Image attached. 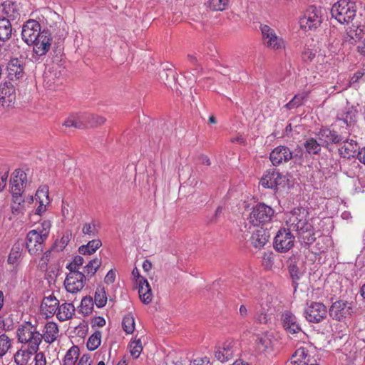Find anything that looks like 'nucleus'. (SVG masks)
Instances as JSON below:
<instances>
[{
  "label": "nucleus",
  "mask_w": 365,
  "mask_h": 365,
  "mask_svg": "<svg viewBox=\"0 0 365 365\" xmlns=\"http://www.w3.org/2000/svg\"><path fill=\"white\" fill-rule=\"evenodd\" d=\"M286 222L287 229L296 232L298 237L302 238L304 243L310 245L315 240L312 225L307 222L304 212H301L300 209H294L289 213Z\"/></svg>",
  "instance_id": "f257e3e1"
},
{
  "label": "nucleus",
  "mask_w": 365,
  "mask_h": 365,
  "mask_svg": "<svg viewBox=\"0 0 365 365\" xmlns=\"http://www.w3.org/2000/svg\"><path fill=\"white\" fill-rule=\"evenodd\" d=\"M51 227L50 220H43L26 235V246L31 255H40L44 248Z\"/></svg>",
  "instance_id": "f03ea898"
},
{
  "label": "nucleus",
  "mask_w": 365,
  "mask_h": 365,
  "mask_svg": "<svg viewBox=\"0 0 365 365\" xmlns=\"http://www.w3.org/2000/svg\"><path fill=\"white\" fill-rule=\"evenodd\" d=\"M16 333L19 341L27 344L30 353L36 354L38 351L43 336L36 327L30 322H26L18 328Z\"/></svg>",
  "instance_id": "7ed1b4c3"
},
{
  "label": "nucleus",
  "mask_w": 365,
  "mask_h": 365,
  "mask_svg": "<svg viewBox=\"0 0 365 365\" xmlns=\"http://www.w3.org/2000/svg\"><path fill=\"white\" fill-rule=\"evenodd\" d=\"M331 14L340 24H348L356 16V3L351 0H339L332 6Z\"/></svg>",
  "instance_id": "20e7f679"
},
{
  "label": "nucleus",
  "mask_w": 365,
  "mask_h": 365,
  "mask_svg": "<svg viewBox=\"0 0 365 365\" xmlns=\"http://www.w3.org/2000/svg\"><path fill=\"white\" fill-rule=\"evenodd\" d=\"M274 212L272 207L260 202L252 208L248 220L253 226L264 225L272 220Z\"/></svg>",
  "instance_id": "39448f33"
},
{
  "label": "nucleus",
  "mask_w": 365,
  "mask_h": 365,
  "mask_svg": "<svg viewBox=\"0 0 365 365\" xmlns=\"http://www.w3.org/2000/svg\"><path fill=\"white\" fill-rule=\"evenodd\" d=\"M263 45L273 51H282L285 48L284 39L277 36L274 29L266 24L260 26Z\"/></svg>",
  "instance_id": "423d86ee"
},
{
  "label": "nucleus",
  "mask_w": 365,
  "mask_h": 365,
  "mask_svg": "<svg viewBox=\"0 0 365 365\" xmlns=\"http://www.w3.org/2000/svg\"><path fill=\"white\" fill-rule=\"evenodd\" d=\"M322 21L321 9L315 6H309L304 16L299 19L301 28L304 31H309L317 28Z\"/></svg>",
  "instance_id": "0eeeda50"
},
{
  "label": "nucleus",
  "mask_w": 365,
  "mask_h": 365,
  "mask_svg": "<svg viewBox=\"0 0 365 365\" xmlns=\"http://www.w3.org/2000/svg\"><path fill=\"white\" fill-rule=\"evenodd\" d=\"M306 319L312 323H319L326 318L327 309L321 302H312L304 311Z\"/></svg>",
  "instance_id": "6e6552de"
},
{
  "label": "nucleus",
  "mask_w": 365,
  "mask_h": 365,
  "mask_svg": "<svg viewBox=\"0 0 365 365\" xmlns=\"http://www.w3.org/2000/svg\"><path fill=\"white\" fill-rule=\"evenodd\" d=\"M294 239L289 229H281L274 237V247L280 252H286L294 246Z\"/></svg>",
  "instance_id": "1a4fd4ad"
},
{
  "label": "nucleus",
  "mask_w": 365,
  "mask_h": 365,
  "mask_svg": "<svg viewBox=\"0 0 365 365\" xmlns=\"http://www.w3.org/2000/svg\"><path fill=\"white\" fill-rule=\"evenodd\" d=\"M42 31L40 24L34 19H29L23 25L21 36L24 41L28 45L36 41L41 35Z\"/></svg>",
  "instance_id": "9d476101"
},
{
  "label": "nucleus",
  "mask_w": 365,
  "mask_h": 365,
  "mask_svg": "<svg viewBox=\"0 0 365 365\" xmlns=\"http://www.w3.org/2000/svg\"><path fill=\"white\" fill-rule=\"evenodd\" d=\"M317 136L324 147H328L330 144H339L345 140L344 133H339L334 129L331 130L329 128H321L317 133Z\"/></svg>",
  "instance_id": "9b49d317"
},
{
  "label": "nucleus",
  "mask_w": 365,
  "mask_h": 365,
  "mask_svg": "<svg viewBox=\"0 0 365 365\" xmlns=\"http://www.w3.org/2000/svg\"><path fill=\"white\" fill-rule=\"evenodd\" d=\"M281 324L285 331L289 335L303 333L297 317L290 311L282 312L280 317Z\"/></svg>",
  "instance_id": "f8f14e48"
},
{
  "label": "nucleus",
  "mask_w": 365,
  "mask_h": 365,
  "mask_svg": "<svg viewBox=\"0 0 365 365\" xmlns=\"http://www.w3.org/2000/svg\"><path fill=\"white\" fill-rule=\"evenodd\" d=\"M286 177L277 169L268 170L260 180V184L265 188L276 189L277 186L284 185Z\"/></svg>",
  "instance_id": "ddd939ff"
},
{
  "label": "nucleus",
  "mask_w": 365,
  "mask_h": 365,
  "mask_svg": "<svg viewBox=\"0 0 365 365\" xmlns=\"http://www.w3.org/2000/svg\"><path fill=\"white\" fill-rule=\"evenodd\" d=\"M86 276L81 272L70 271L64 281L66 290L71 293L81 291L85 284Z\"/></svg>",
  "instance_id": "4468645a"
},
{
  "label": "nucleus",
  "mask_w": 365,
  "mask_h": 365,
  "mask_svg": "<svg viewBox=\"0 0 365 365\" xmlns=\"http://www.w3.org/2000/svg\"><path fill=\"white\" fill-rule=\"evenodd\" d=\"M20 17L19 4L13 0H6L0 4V18L14 21Z\"/></svg>",
  "instance_id": "2eb2a0df"
},
{
  "label": "nucleus",
  "mask_w": 365,
  "mask_h": 365,
  "mask_svg": "<svg viewBox=\"0 0 365 365\" xmlns=\"http://www.w3.org/2000/svg\"><path fill=\"white\" fill-rule=\"evenodd\" d=\"M6 53L7 54V61L9 58L6 66L8 78L11 81L21 79L24 76V66L23 61L18 58H12L6 52Z\"/></svg>",
  "instance_id": "dca6fc26"
},
{
  "label": "nucleus",
  "mask_w": 365,
  "mask_h": 365,
  "mask_svg": "<svg viewBox=\"0 0 365 365\" xmlns=\"http://www.w3.org/2000/svg\"><path fill=\"white\" fill-rule=\"evenodd\" d=\"M237 350V342L226 341L215 351V357L222 363L232 359Z\"/></svg>",
  "instance_id": "f3484780"
},
{
  "label": "nucleus",
  "mask_w": 365,
  "mask_h": 365,
  "mask_svg": "<svg viewBox=\"0 0 365 365\" xmlns=\"http://www.w3.org/2000/svg\"><path fill=\"white\" fill-rule=\"evenodd\" d=\"M52 37L48 30H43L33 44V51L38 56H45L51 48Z\"/></svg>",
  "instance_id": "a211bd4d"
},
{
  "label": "nucleus",
  "mask_w": 365,
  "mask_h": 365,
  "mask_svg": "<svg viewBox=\"0 0 365 365\" xmlns=\"http://www.w3.org/2000/svg\"><path fill=\"white\" fill-rule=\"evenodd\" d=\"M293 152L287 146L279 145L269 154V160L274 166L287 163L293 158Z\"/></svg>",
  "instance_id": "6ab92c4d"
},
{
  "label": "nucleus",
  "mask_w": 365,
  "mask_h": 365,
  "mask_svg": "<svg viewBox=\"0 0 365 365\" xmlns=\"http://www.w3.org/2000/svg\"><path fill=\"white\" fill-rule=\"evenodd\" d=\"M16 101V90L10 83L0 86V105L4 108H11Z\"/></svg>",
  "instance_id": "aec40b11"
},
{
  "label": "nucleus",
  "mask_w": 365,
  "mask_h": 365,
  "mask_svg": "<svg viewBox=\"0 0 365 365\" xmlns=\"http://www.w3.org/2000/svg\"><path fill=\"white\" fill-rule=\"evenodd\" d=\"M26 174L21 170L16 169L12 174L10 180L11 192L12 195H22L26 183Z\"/></svg>",
  "instance_id": "412c9836"
},
{
  "label": "nucleus",
  "mask_w": 365,
  "mask_h": 365,
  "mask_svg": "<svg viewBox=\"0 0 365 365\" xmlns=\"http://www.w3.org/2000/svg\"><path fill=\"white\" fill-rule=\"evenodd\" d=\"M349 132H344L345 135V140L341 142L342 145L339 148V153L341 157L345 158H350L351 157H354L356 153H358V150L359 147L356 140L351 139H348Z\"/></svg>",
  "instance_id": "4be33fe9"
},
{
  "label": "nucleus",
  "mask_w": 365,
  "mask_h": 365,
  "mask_svg": "<svg viewBox=\"0 0 365 365\" xmlns=\"http://www.w3.org/2000/svg\"><path fill=\"white\" fill-rule=\"evenodd\" d=\"M35 200L39 204L36 210V214L41 215L46 210V206L50 203L47 185H42L38 187L36 192Z\"/></svg>",
  "instance_id": "5701e85b"
},
{
  "label": "nucleus",
  "mask_w": 365,
  "mask_h": 365,
  "mask_svg": "<svg viewBox=\"0 0 365 365\" xmlns=\"http://www.w3.org/2000/svg\"><path fill=\"white\" fill-rule=\"evenodd\" d=\"M269 238V233L267 230L260 228L252 232L250 242L255 249L261 250L268 242Z\"/></svg>",
  "instance_id": "b1692460"
},
{
  "label": "nucleus",
  "mask_w": 365,
  "mask_h": 365,
  "mask_svg": "<svg viewBox=\"0 0 365 365\" xmlns=\"http://www.w3.org/2000/svg\"><path fill=\"white\" fill-rule=\"evenodd\" d=\"M348 302L343 300L336 301L332 304L329 309L330 316L336 320L340 321L349 313V307L347 306Z\"/></svg>",
  "instance_id": "393cba45"
},
{
  "label": "nucleus",
  "mask_w": 365,
  "mask_h": 365,
  "mask_svg": "<svg viewBox=\"0 0 365 365\" xmlns=\"http://www.w3.org/2000/svg\"><path fill=\"white\" fill-rule=\"evenodd\" d=\"M42 334L44 341L48 344L54 342L58 335L59 329L58 324L53 322H47L44 326Z\"/></svg>",
  "instance_id": "a878e982"
},
{
  "label": "nucleus",
  "mask_w": 365,
  "mask_h": 365,
  "mask_svg": "<svg viewBox=\"0 0 365 365\" xmlns=\"http://www.w3.org/2000/svg\"><path fill=\"white\" fill-rule=\"evenodd\" d=\"M357 110L353 107H347L341 113H339L336 117V122H342L346 126H351L356 121Z\"/></svg>",
  "instance_id": "bb28decb"
},
{
  "label": "nucleus",
  "mask_w": 365,
  "mask_h": 365,
  "mask_svg": "<svg viewBox=\"0 0 365 365\" xmlns=\"http://www.w3.org/2000/svg\"><path fill=\"white\" fill-rule=\"evenodd\" d=\"M139 297L143 303L148 304L153 299V294L150 284L146 279H141L138 283Z\"/></svg>",
  "instance_id": "cd10ccee"
},
{
  "label": "nucleus",
  "mask_w": 365,
  "mask_h": 365,
  "mask_svg": "<svg viewBox=\"0 0 365 365\" xmlns=\"http://www.w3.org/2000/svg\"><path fill=\"white\" fill-rule=\"evenodd\" d=\"M58 304V300L54 296L49 295L43 298L41 309L47 316L53 315L57 311Z\"/></svg>",
  "instance_id": "c85d7f7f"
},
{
  "label": "nucleus",
  "mask_w": 365,
  "mask_h": 365,
  "mask_svg": "<svg viewBox=\"0 0 365 365\" xmlns=\"http://www.w3.org/2000/svg\"><path fill=\"white\" fill-rule=\"evenodd\" d=\"M47 30L51 33V36H53V38L58 39V43L63 41L68 34L66 24L62 21L56 22Z\"/></svg>",
  "instance_id": "c756f323"
},
{
  "label": "nucleus",
  "mask_w": 365,
  "mask_h": 365,
  "mask_svg": "<svg viewBox=\"0 0 365 365\" xmlns=\"http://www.w3.org/2000/svg\"><path fill=\"white\" fill-rule=\"evenodd\" d=\"M74 313L75 307L71 303H63L61 305H58L56 312V317L61 322L71 319Z\"/></svg>",
  "instance_id": "7c9ffc66"
},
{
  "label": "nucleus",
  "mask_w": 365,
  "mask_h": 365,
  "mask_svg": "<svg viewBox=\"0 0 365 365\" xmlns=\"http://www.w3.org/2000/svg\"><path fill=\"white\" fill-rule=\"evenodd\" d=\"M81 120L83 121L84 128L98 126L106 121L103 116L92 113H82Z\"/></svg>",
  "instance_id": "2f4dec72"
},
{
  "label": "nucleus",
  "mask_w": 365,
  "mask_h": 365,
  "mask_svg": "<svg viewBox=\"0 0 365 365\" xmlns=\"http://www.w3.org/2000/svg\"><path fill=\"white\" fill-rule=\"evenodd\" d=\"M102 245V242L99 239L90 240L87 245H81L78 248L80 254L90 255L93 254Z\"/></svg>",
  "instance_id": "473e14b6"
},
{
  "label": "nucleus",
  "mask_w": 365,
  "mask_h": 365,
  "mask_svg": "<svg viewBox=\"0 0 365 365\" xmlns=\"http://www.w3.org/2000/svg\"><path fill=\"white\" fill-rule=\"evenodd\" d=\"M11 21L0 18V41H6L11 37L12 26Z\"/></svg>",
  "instance_id": "72a5a7b5"
},
{
  "label": "nucleus",
  "mask_w": 365,
  "mask_h": 365,
  "mask_svg": "<svg viewBox=\"0 0 365 365\" xmlns=\"http://www.w3.org/2000/svg\"><path fill=\"white\" fill-rule=\"evenodd\" d=\"M102 261L100 258H94L84 267V274L86 279L92 277L101 265Z\"/></svg>",
  "instance_id": "f704fd0d"
},
{
  "label": "nucleus",
  "mask_w": 365,
  "mask_h": 365,
  "mask_svg": "<svg viewBox=\"0 0 365 365\" xmlns=\"http://www.w3.org/2000/svg\"><path fill=\"white\" fill-rule=\"evenodd\" d=\"M11 212L14 215L24 212L26 206L24 203L22 195H12Z\"/></svg>",
  "instance_id": "c9c22d12"
},
{
  "label": "nucleus",
  "mask_w": 365,
  "mask_h": 365,
  "mask_svg": "<svg viewBox=\"0 0 365 365\" xmlns=\"http://www.w3.org/2000/svg\"><path fill=\"white\" fill-rule=\"evenodd\" d=\"M307 351L304 348H299L292 355L291 364L293 365H307Z\"/></svg>",
  "instance_id": "e433bc0d"
},
{
  "label": "nucleus",
  "mask_w": 365,
  "mask_h": 365,
  "mask_svg": "<svg viewBox=\"0 0 365 365\" xmlns=\"http://www.w3.org/2000/svg\"><path fill=\"white\" fill-rule=\"evenodd\" d=\"M306 152L310 155H317L321 151L322 143H318L317 140L314 138H309L306 140L304 143Z\"/></svg>",
  "instance_id": "4c0bfd02"
},
{
  "label": "nucleus",
  "mask_w": 365,
  "mask_h": 365,
  "mask_svg": "<svg viewBox=\"0 0 365 365\" xmlns=\"http://www.w3.org/2000/svg\"><path fill=\"white\" fill-rule=\"evenodd\" d=\"M269 305L267 304H264L262 302L260 304V309L257 311L255 319V321L259 324H265L269 320L268 312L269 309Z\"/></svg>",
  "instance_id": "58836bf2"
},
{
  "label": "nucleus",
  "mask_w": 365,
  "mask_h": 365,
  "mask_svg": "<svg viewBox=\"0 0 365 365\" xmlns=\"http://www.w3.org/2000/svg\"><path fill=\"white\" fill-rule=\"evenodd\" d=\"M23 246L24 244L21 242L15 243L13 245L7 259L9 264H14L19 260Z\"/></svg>",
  "instance_id": "ea45409f"
},
{
  "label": "nucleus",
  "mask_w": 365,
  "mask_h": 365,
  "mask_svg": "<svg viewBox=\"0 0 365 365\" xmlns=\"http://www.w3.org/2000/svg\"><path fill=\"white\" fill-rule=\"evenodd\" d=\"M78 347L76 346H73L68 349L65 355L63 365H74L78 358Z\"/></svg>",
  "instance_id": "a19ab883"
},
{
  "label": "nucleus",
  "mask_w": 365,
  "mask_h": 365,
  "mask_svg": "<svg viewBox=\"0 0 365 365\" xmlns=\"http://www.w3.org/2000/svg\"><path fill=\"white\" fill-rule=\"evenodd\" d=\"M34 354L30 353L29 348L26 350H19L14 354V362L16 365H26L31 355Z\"/></svg>",
  "instance_id": "79ce46f5"
},
{
  "label": "nucleus",
  "mask_w": 365,
  "mask_h": 365,
  "mask_svg": "<svg viewBox=\"0 0 365 365\" xmlns=\"http://www.w3.org/2000/svg\"><path fill=\"white\" fill-rule=\"evenodd\" d=\"M94 301L96 305L98 308H102L106 304L107 296L103 287L98 286L97 287L95 293Z\"/></svg>",
  "instance_id": "37998d69"
},
{
  "label": "nucleus",
  "mask_w": 365,
  "mask_h": 365,
  "mask_svg": "<svg viewBox=\"0 0 365 365\" xmlns=\"http://www.w3.org/2000/svg\"><path fill=\"white\" fill-rule=\"evenodd\" d=\"M101 332L100 331H95L91 334L87 341V348L89 351H94L101 345Z\"/></svg>",
  "instance_id": "c03bdc74"
},
{
  "label": "nucleus",
  "mask_w": 365,
  "mask_h": 365,
  "mask_svg": "<svg viewBox=\"0 0 365 365\" xmlns=\"http://www.w3.org/2000/svg\"><path fill=\"white\" fill-rule=\"evenodd\" d=\"M63 125L69 128L73 127L78 129L85 128L83 121L81 120V114L70 116L66 120H65Z\"/></svg>",
  "instance_id": "a18cd8bd"
},
{
  "label": "nucleus",
  "mask_w": 365,
  "mask_h": 365,
  "mask_svg": "<svg viewBox=\"0 0 365 365\" xmlns=\"http://www.w3.org/2000/svg\"><path fill=\"white\" fill-rule=\"evenodd\" d=\"M272 346V341L267 334L257 336V346L259 351H265Z\"/></svg>",
  "instance_id": "49530a36"
},
{
  "label": "nucleus",
  "mask_w": 365,
  "mask_h": 365,
  "mask_svg": "<svg viewBox=\"0 0 365 365\" xmlns=\"http://www.w3.org/2000/svg\"><path fill=\"white\" fill-rule=\"evenodd\" d=\"M93 307V301L92 297H85L81 300L79 311L83 315H88L89 314L91 313Z\"/></svg>",
  "instance_id": "de8ad7c7"
},
{
  "label": "nucleus",
  "mask_w": 365,
  "mask_h": 365,
  "mask_svg": "<svg viewBox=\"0 0 365 365\" xmlns=\"http://www.w3.org/2000/svg\"><path fill=\"white\" fill-rule=\"evenodd\" d=\"M307 94L306 93L297 94L285 105V107L289 110L298 108L303 103V101L307 98Z\"/></svg>",
  "instance_id": "09e8293b"
},
{
  "label": "nucleus",
  "mask_w": 365,
  "mask_h": 365,
  "mask_svg": "<svg viewBox=\"0 0 365 365\" xmlns=\"http://www.w3.org/2000/svg\"><path fill=\"white\" fill-rule=\"evenodd\" d=\"M11 346L10 338L6 334L0 335V357L4 356Z\"/></svg>",
  "instance_id": "8fccbe9b"
},
{
  "label": "nucleus",
  "mask_w": 365,
  "mask_h": 365,
  "mask_svg": "<svg viewBox=\"0 0 365 365\" xmlns=\"http://www.w3.org/2000/svg\"><path fill=\"white\" fill-rule=\"evenodd\" d=\"M130 354L138 359L143 351V346L140 339H135L130 343L129 345Z\"/></svg>",
  "instance_id": "3c124183"
},
{
  "label": "nucleus",
  "mask_w": 365,
  "mask_h": 365,
  "mask_svg": "<svg viewBox=\"0 0 365 365\" xmlns=\"http://www.w3.org/2000/svg\"><path fill=\"white\" fill-rule=\"evenodd\" d=\"M122 326L127 334H131L135 329V320L133 316L128 314L123 319Z\"/></svg>",
  "instance_id": "603ef678"
},
{
  "label": "nucleus",
  "mask_w": 365,
  "mask_h": 365,
  "mask_svg": "<svg viewBox=\"0 0 365 365\" xmlns=\"http://www.w3.org/2000/svg\"><path fill=\"white\" fill-rule=\"evenodd\" d=\"M228 4V0H210L208 7L212 11H224Z\"/></svg>",
  "instance_id": "864d4df0"
},
{
  "label": "nucleus",
  "mask_w": 365,
  "mask_h": 365,
  "mask_svg": "<svg viewBox=\"0 0 365 365\" xmlns=\"http://www.w3.org/2000/svg\"><path fill=\"white\" fill-rule=\"evenodd\" d=\"M82 232L84 235L89 238L94 237L98 235V231L95 223H85L82 227Z\"/></svg>",
  "instance_id": "5fc2aeb1"
},
{
  "label": "nucleus",
  "mask_w": 365,
  "mask_h": 365,
  "mask_svg": "<svg viewBox=\"0 0 365 365\" xmlns=\"http://www.w3.org/2000/svg\"><path fill=\"white\" fill-rule=\"evenodd\" d=\"M289 272L293 282L296 284L294 286V289H296L297 286L296 282L302 277L303 272L299 270L298 267L294 263H291L289 265Z\"/></svg>",
  "instance_id": "6e6d98bb"
},
{
  "label": "nucleus",
  "mask_w": 365,
  "mask_h": 365,
  "mask_svg": "<svg viewBox=\"0 0 365 365\" xmlns=\"http://www.w3.org/2000/svg\"><path fill=\"white\" fill-rule=\"evenodd\" d=\"M72 238V233L70 230L63 232L60 241L56 243L58 250H63Z\"/></svg>",
  "instance_id": "4d7b16f0"
},
{
  "label": "nucleus",
  "mask_w": 365,
  "mask_h": 365,
  "mask_svg": "<svg viewBox=\"0 0 365 365\" xmlns=\"http://www.w3.org/2000/svg\"><path fill=\"white\" fill-rule=\"evenodd\" d=\"M83 258L80 255H77L73 258L71 262L67 264L66 268L69 269V271L80 272V267L83 265Z\"/></svg>",
  "instance_id": "13d9d810"
},
{
  "label": "nucleus",
  "mask_w": 365,
  "mask_h": 365,
  "mask_svg": "<svg viewBox=\"0 0 365 365\" xmlns=\"http://www.w3.org/2000/svg\"><path fill=\"white\" fill-rule=\"evenodd\" d=\"M274 255L272 252H264L262 257V264L265 269H269L274 264Z\"/></svg>",
  "instance_id": "bf43d9fd"
},
{
  "label": "nucleus",
  "mask_w": 365,
  "mask_h": 365,
  "mask_svg": "<svg viewBox=\"0 0 365 365\" xmlns=\"http://www.w3.org/2000/svg\"><path fill=\"white\" fill-rule=\"evenodd\" d=\"M317 53V49L305 47L302 53V58L304 61H312L315 57Z\"/></svg>",
  "instance_id": "052dcab7"
},
{
  "label": "nucleus",
  "mask_w": 365,
  "mask_h": 365,
  "mask_svg": "<svg viewBox=\"0 0 365 365\" xmlns=\"http://www.w3.org/2000/svg\"><path fill=\"white\" fill-rule=\"evenodd\" d=\"M35 365H46V360L43 352L36 353Z\"/></svg>",
  "instance_id": "680f3d73"
},
{
  "label": "nucleus",
  "mask_w": 365,
  "mask_h": 365,
  "mask_svg": "<svg viewBox=\"0 0 365 365\" xmlns=\"http://www.w3.org/2000/svg\"><path fill=\"white\" fill-rule=\"evenodd\" d=\"M361 80L365 81V70L359 71L356 72L353 77L351 78V81L353 83L358 82Z\"/></svg>",
  "instance_id": "e2e57ef3"
},
{
  "label": "nucleus",
  "mask_w": 365,
  "mask_h": 365,
  "mask_svg": "<svg viewBox=\"0 0 365 365\" xmlns=\"http://www.w3.org/2000/svg\"><path fill=\"white\" fill-rule=\"evenodd\" d=\"M91 324L93 327H102L106 324V320L103 317H96L92 319Z\"/></svg>",
  "instance_id": "0e129e2a"
},
{
  "label": "nucleus",
  "mask_w": 365,
  "mask_h": 365,
  "mask_svg": "<svg viewBox=\"0 0 365 365\" xmlns=\"http://www.w3.org/2000/svg\"><path fill=\"white\" fill-rule=\"evenodd\" d=\"M210 361L207 357L197 358L191 361L190 365H209Z\"/></svg>",
  "instance_id": "69168bd1"
},
{
  "label": "nucleus",
  "mask_w": 365,
  "mask_h": 365,
  "mask_svg": "<svg viewBox=\"0 0 365 365\" xmlns=\"http://www.w3.org/2000/svg\"><path fill=\"white\" fill-rule=\"evenodd\" d=\"M115 279V273L113 270L110 269L108 271L107 274L106 275L104 278V282L106 284H111L113 283Z\"/></svg>",
  "instance_id": "338daca9"
},
{
  "label": "nucleus",
  "mask_w": 365,
  "mask_h": 365,
  "mask_svg": "<svg viewBox=\"0 0 365 365\" xmlns=\"http://www.w3.org/2000/svg\"><path fill=\"white\" fill-rule=\"evenodd\" d=\"M9 172L6 171L4 174L0 175V193L3 191L6 185Z\"/></svg>",
  "instance_id": "774afa93"
}]
</instances>
